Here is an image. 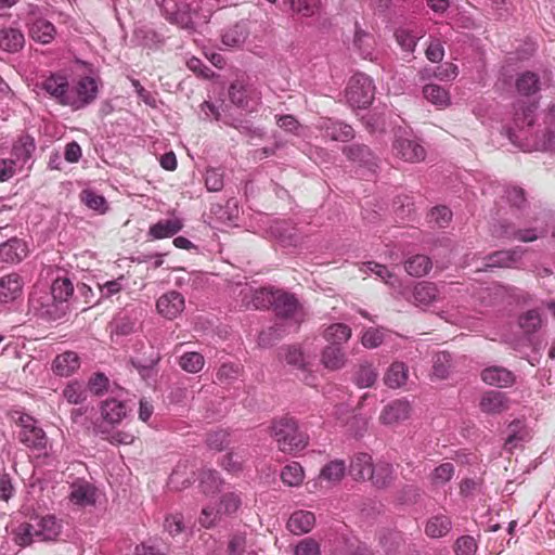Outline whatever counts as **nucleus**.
Returning a JSON list of instances; mask_svg holds the SVG:
<instances>
[{"mask_svg": "<svg viewBox=\"0 0 555 555\" xmlns=\"http://www.w3.org/2000/svg\"><path fill=\"white\" fill-rule=\"evenodd\" d=\"M17 422L21 426L20 441L28 448L46 452L48 437L43 429L37 426V421L28 414H21Z\"/></svg>", "mask_w": 555, "mask_h": 555, "instance_id": "obj_6", "label": "nucleus"}, {"mask_svg": "<svg viewBox=\"0 0 555 555\" xmlns=\"http://www.w3.org/2000/svg\"><path fill=\"white\" fill-rule=\"evenodd\" d=\"M81 201L89 208L100 211V212H105V210L107 208L105 198L102 195H100L91 190L82 191Z\"/></svg>", "mask_w": 555, "mask_h": 555, "instance_id": "obj_59", "label": "nucleus"}, {"mask_svg": "<svg viewBox=\"0 0 555 555\" xmlns=\"http://www.w3.org/2000/svg\"><path fill=\"white\" fill-rule=\"evenodd\" d=\"M229 96L234 105L251 112L259 105L261 93L253 85H244L241 81H235L230 86Z\"/></svg>", "mask_w": 555, "mask_h": 555, "instance_id": "obj_10", "label": "nucleus"}, {"mask_svg": "<svg viewBox=\"0 0 555 555\" xmlns=\"http://www.w3.org/2000/svg\"><path fill=\"white\" fill-rule=\"evenodd\" d=\"M25 44V37L21 29L16 27H3L0 29V49L15 53Z\"/></svg>", "mask_w": 555, "mask_h": 555, "instance_id": "obj_24", "label": "nucleus"}, {"mask_svg": "<svg viewBox=\"0 0 555 555\" xmlns=\"http://www.w3.org/2000/svg\"><path fill=\"white\" fill-rule=\"evenodd\" d=\"M378 373L371 363H363L359 366L356 382L358 386L366 388L374 385Z\"/></svg>", "mask_w": 555, "mask_h": 555, "instance_id": "obj_55", "label": "nucleus"}, {"mask_svg": "<svg viewBox=\"0 0 555 555\" xmlns=\"http://www.w3.org/2000/svg\"><path fill=\"white\" fill-rule=\"evenodd\" d=\"M451 370V354L439 352L434 357L433 376L438 379H444L449 376Z\"/></svg>", "mask_w": 555, "mask_h": 555, "instance_id": "obj_54", "label": "nucleus"}, {"mask_svg": "<svg viewBox=\"0 0 555 555\" xmlns=\"http://www.w3.org/2000/svg\"><path fill=\"white\" fill-rule=\"evenodd\" d=\"M101 414L108 424H118L127 415L126 405L117 399H106L101 406Z\"/></svg>", "mask_w": 555, "mask_h": 555, "instance_id": "obj_31", "label": "nucleus"}, {"mask_svg": "<svg viewBox=\"0 0 555 555\" xmlns=\"http://www.w3.org/2000/svg\"><path fill=\"white\" fill-rule=\"evenodd\" d=\"M271 436L283 453H298L309 444V436L300 430L298 421L292 416H282L272 422Z\"/></svg>", "mask_w": 555, "mask_h": 555, "instance_id": "obj_2", "label": "nucleus"}, {"mask_svg": "<svg viewBox=\"0 0 555 555\" xmlns=\"http://www.w3.org/2000/svg\"><path fill=\"white\" fill-rule=\"evenodd\" d=\"M253 546L254 544L245 532H235L229 539L227 553L228 555H244L248 554Z\"/></svg>", "mask_w": 555, "mask_h": 555, "instance_id": "obj_46", "label": "nucleus"}, {"mask_svg": "<svg viewBox=\"0 0 555 555\" xmlns=\"http://www.w3.org/2000/svg\"><path fill=\"white\" fill-rule=\"evenodd\" d=\"M318 127L325 137L333 141L347 142L354 137L351 126L330 118L321 119Z\"/></svg>", "mask_w": 555, "mask_h": 555, "instance_id": "obj_14", "label": "nucleus"}, {"mask_svg": "<svg viewBox=\"0 0 555 555\" xmlns=\"http://www.w3.org/2000/svg\"><path fill=\"white\" fill-rule=\"evenodd\" d=\"M184 305L182 294L177 291H170L158 298L156 308L164 318L173 320L184 310Z\"/></svg>", "mask_w": 555, "mask_h": 555, "instance_id": "obj_12", "label": "nucleus"}, {"mask_svg": "<svg viewBox=\"0 0 555 555\" xmlns=\"http://www.w3.org/2000/svg\"><path fill=\"white\" fill-rule=\"evenodd\" d=\"M248 36V30L245 24L237 23L234 26L224 30L221 36L222 44L229 48H236L242 46Z\"/></svg>", "mask_w": 555, "mask_h": 555, "instance_id": "obj_39", "label": "nucleus"}, {"mask_svg": "<svg viewBox=\"0 0 555 555\" xmlns=\"http://www.w3.org/2000/svg\"><path fill=\"white\" fill-rule=\"evenodd\" d=\"M305 478L304 468L297 462L286 465L281 472L282 481L289 487H298Z\"/></svg>", "mask_w": 555, "mask_h": 555, "instance_id": "obj_49", "label": "nucleus"}, {"mask_svg": "<svg viewBox=\"0 0 555 555\" xmlns=\"http://www.w3.org/2000/svg\"><path fill=\"white\" fill-rule=\"evenodd\" d=\"M279 357L287 364L305 370L312 364L315 354L306 353L298 346H285L280 349Z\"/></svg>", "mask_w": 555, "mask_h": 555, "instance_id": "obj_19", "label": "nucleus"}, {"mask_svg": "<svg viewBox=\"0 0 555 555\" xmlns=\"http://www.w3.org/2000/svg\"><path fill=\"white\" fill-rule=\"evenodd\" d=\"M63 397L68 403L78 404L86 400V390L82 384L70 382L63 390Z\"/></svg>", "mask_w": 555, "mask_h": 555, "instance_id": "obj_56", "label": "nucleus"}, {"mask_svg": "<svg viewBox=\"0 0 555 555\" xmlns=\"http://www.w3.org/2000/svg\"><path fill=\"white\" fill-rule=\"evenodd\" d=\"M454 475V466L452 463H443L436 467L431 475L430 480L435 486H442L448 482Z\"/></svg>", "mask_w": 555, "mask_h": 555, "instance_id": "obj_57", "label": "nucleus"}, {"mask_svg": "<svg viewBox=\"0 0 555 555\" xmlns=\"http://www.w3.org/2000/svg\"><path fill=\"white\" fill-rule=\"evenodd\" d=\"M518 323L525 334H533L542 326L541 313L537 309L528 310L519 317Z\"/></svg>", "mask_w": 555, "mask_h": 555, "instance_id": "obj_50", "label": "nucleus"}, {"mask_svg": "<svg viewBox=\"0 0 555 555\" xmlns=\"http://www.w3.org/2000/svg\"><path fill=\"white\" fill-rule=\"evenodd\" d=\"M343 153L348 159L359 163V165L367 167L369 170L374 171L377 166L376 157L366 145L353 144L345 146Z\"/></svg>", "mask_w": 555, "mask_h": 555, "instance_id": "obj_22", "label": "nucleus"}, {"mask_svg": "<svg viewBox=\"0 0 555 555\" xmlns=\"http://www.w3.org/2000/svg\"><path fill=\"white\" fill-rule=\"evenodd\" d=\"M423 94L427 101L438 107H447L451 102L448 90L438 85L425 86Z\"/></svg>", "mask_w": 555, "mask_h": 555, "instance_id": "obj_45", "label": "nucleus"}, {"mask_svg": "<svg viewBox=\"0 0 555 555\" xmlns=\"http://www.w3.org/2000/svg\"><path fill=\"white\" fill-rule=\"evenodd\" d=\"M80 366V359L74 351H65L55 357L52 362V370L59 376H70Z\"/></svg>", "mask_w": 555, "mask_h": 555, "instance_id": "obj_23", "label": "nucleus"}, {"mask_svg": "<svg viewBox=\"0 0 555 555\" xmlns=\"http://www.w3.org/2000/svg\"><path fill=\"white\" fill-rule=\"evenodd\" d=\"M384 380L390 388H400L408 380V366L403 362H393L387 370Z\"/></svg>", "mask_w": 555, "mask_h": 555, "instance_id": "obj_41", "label": "nucleus"}, {"mask_svg": "<svg viewBox=\"0 0 555 555\" xmlns=\"http://www.w3.org/2000/svg\"><path fill=\"white\" fill-rule=\"evenodd\" d=\"M220 479L217 472L208 469L204 470L201 475V487L205 493H214L219 490Z\"/></svg>", "mask_w": 555, "mask_h": 555, "instance_id": "obj_61", "label": "nucleus"}, {"mask_svg": "<svg viewBox=\"0 0 555 555\" xmlns=\"http://www.w3.org/2000/svg\"><path fill=\"white\" fill-rule=\"evenodd\" d=\"M529 439V433L521 422L516 421L509 424L504 448L512 452Z\"/></svg>", "mask_w": 555, "mask_h": 555, "instance_id": "obj_37", "label": "nucleus"}, {"mask_svg": "<svg viewBox=\"0 0 555 555\" xmlns=\"http://www.w3.org/2000/svg\"><path fill=\"white\" fill-rule=\"evenodd\" d=\"M273 308L278 315L292 319L296 323L304 321L305 312L296 297L283 291H274Z\"/></svg>", "mask_w": 555, "mask_h": 555, "instance_id": "obj_11", "label": "nucleus"}, {"mask_svg": "<svg viewBox=\"0 0 555 555\" xmlns=\"http://www.w3.org/2000/svg\"><path fill=\"white\" fill-rule=\"evenodd\" d=\"M68 498L73 504L79 507L93 506L96 502L98 491L89 481L77 480L72 483Z\"/></svg>", "mask_w": 555, "mask_h": 555, "instance_id": "obj_13", "label": "nucleus"}, {"mask_svg": "<svg viewBox=\"0 0 555 555\" xmlns=\"http://www.w3.org/2000/svg\"><path fill=\"white\" fill-rule=\"evenodd\" d=\"M322 364L332 371L339 370L346 364V354L339 346H326L321 357Z\"/></svg>", "mask_w": 555, "mask_h": 555, "instance_id": "obj_36", "label": "nucleus"}, {"mask_svg": "<svg viewBox=\"0 0 555 555\" xmlns=\"http://www.w3.org/2000/svg\"><path fill=\"white\" fill-rule=\"evenodd\" d=\"M537 104L534 102L525 103L522 101L517 102L515 105V118L514 124L516 129H524L525 127L532 126L534 121V111Z\"/></svg>", "mask_w": 555, "mask_h": 555, "instance_id": "obj_34", "label": "nucleus"}, {"mask_svg": "<svg viewBox=\"0 0 555 555\" xmlns=\"http://www.w3.org/2000/svg\"><path fill=\"white\" fill-rule=\"evenodd\" d=\"M452 528L450 518L446 515H436L430 517L425 526V533L433 539L447 535Z\"/></svg>", "mask_w": 555, "mask_h": 555, "instance_id": "obj_35", "label": "nucleus"}, {"mask_svg": "<svg viewBox=\"0 0 555 555\" xmlns=\"http://www.w3.org/2000/svg\"><path fill=\"white\" fill-rule=\"evenodd\" d=\"M28 255L26 242L20 238H12L0 245V258L8 263H17Z\"/></svg>", "mask_w": 555, "mask_h": 555, "instance_id": "obj_20", "label": "nucleus"}, {"mask_svg": "<svg viewBox=\"0 0 555 555\" xmlns=\"http://www.w3.org/2000/svg\"><path fill=\"white\" fill-rule=\"evenodd\" d=\"M346 99L352 107H367L374 99V86L372 79L364 74L353 75L346 89Z\"/></svg>", "mask_w": 555, "mask_h": 555, "instance_id": "obj_4", "label": "nucleus"}, {"mask_svg": "<svg viewBox=\"0 0 555 555\" xmlns=\"http://www.w3.org/2000/svg\"><path fill=\"white\" fill-rule=\"evenodd\" d=\"M24 282L17 273L0 278V301L8 304L17 299L23 292Z\"/></svg>", "mask_w": 555, "mask_h": 555, "instance_id": "obj_18", "label": "nucleus"}, {"mask_svg": "<svg viewBox=\"0 0 555 555\" xmlns=\"http://www.w3.org/2000/svg\"><path fill=\"white\" fill-rule=\"evenodd\" d=\"M35 151V141L29 135L21 137L13 145L12 154L15 159H11L15 162V167H23L30 159L33 152Z\"/></svg>", "mask_w": 555, "mask_h": 555, "instance_id": "obj_30", "label": "nucleus"}, {"mask_svg": "<svg viewBox=\"0 0 555 555\" xmlns=\"http://www.w3.org/2000/svg\"><path fill=\"white\" fill-rule=\"evenodd\" d=\"M99 82L90 76L80 77L69 87V104L73 111H78L91 104L98 96Z\"/></svg>", "mask_w": 555, "mask_h": 555, "instance_id": "obj_5", "label": "nucleus"}, {"mask_svg": "<svg viewBox=\"0 0 555 555\" xmlns=\"http://www.w3.org/2000/svg\"><path fill=\"white\" fill-rule=\"evenodd\" d=\"M241 498L236 493H228L224 494L221 499L219 511H221V514H233L235 513L240 506H241Z\"/></svg>", "mask_w": 555, "mask_h": 555, "instance_id": "obj_62", "label": "nucleus"}, {"mask_svg": "<svg viewBox=\"0 0 555 555\" xmlns=\"http://www.w3.org/2000/svg\"><path fill=\"white\" fill-rule=\"evenodd\" d=\"M69 87L67 77L57 73L44 77L36 85V88L63 106H68L69 104Z\"/></svg>", "mask_w": 555, "mask_h": 555, "instance_id": "obj_8", "label": "nucleus"}, {"mask_svg": "<svg viewBox=\"0 0 555 555\" xmlns=\"http://www.w3.org/2000/svg\"><path fill=\"white\" fill-rule=\"evenodd\" d=\"M375 38L361 29H356L353 38V49L363 57L373 60L375 52Z\"/></svg>", "mask_w": 555, "mask_h": 555, "instance_id": "obj_32", "label": "nucleus"}, {"mask_svg": "<svg viewBox=\"0 0 555 555\" xmlns=\"http://www.w3.org/2000/svg\"><path fill=\"white\" fill-rule=\"evenodd\" d=\"M29 305L39 317L49 321L62 319L68 309L67 304L55 300L48 293L33 294L29 299Z\"/></svg>", "mask_w": 555, "mask_h": 555, "instance_id": "obj_7", "label": "nucleus"}, {"mask_svg": "<svg viewBox=\"0 0 555 555\" xmlns=\"http://www.w3.org/2000/svg\"><path fill=\"white\" fill-rule=\"evenodd\" d=\"M425 35L423 29H412V28H399L395 36L399 46L408 51L413 52L417 44V41Z\"/></svg>", "mask_w": 555, "mask_h": 555, "instance_id": "obj_40", "label": "nucleus"}, {"mask_svg": "<svg viewBox=\"0 0 555 555\" xmlns=\"http://www.w3.org/2000/svg\"><path fill=\"white\" fill-rule=\"evenodd\" d=\"M361 271L375 274L378 279L393 288H396L397 284L399 283L398 278L392 272H390L385 266L377 262L370 261L363 263Z\"/></svg>", "mask_w": 555, "mask_h": 555, "instance_id": "obj_48", "label": "nucleus"}, {"mask_svg": "<svg viewBox=\"0 0 555 555\" xmlns=\"http://www.w3.org/2000/svg\"><path fill=\"white\" fill-rule=\"evenodd\" d=\"M205 364L204 356L198 352H185L179 359L180 367L191 374L198 373Z\"/></svg>", "mask_w": 555, "mask_h": 555, "instance_id": "obj_52", "label": "nucleus"}, {"mask_svg": "<svg viewBox=\"0 0 555 555\" xmlns=\"http://www.w3.org/2000/svg\"><path fill=\"white\" fill-rule=\"evenodd\" d=\"M439 291L434 283H417L413 291L414 302L418 306H428L437 299Z\"/></svg>", "mask_w": 555, "mask_h": 555, "instance_id": "obj_38", "label": "nucleus"}, {"mask_svg": "<svg viewBox=\"0 0 555 555\" xmlns=\"http://www.w3.org/2000/svg\"><path fill=\"white\" fill-rule=\"evenodd\" d=\"M244 461V455L230 452L223 456L221 465L230 473H237L242 469Z\"/></svg>", "mask_w": 555, "mask_h": 555, "instance_id": "obj_63", "label": "nucleus"}, {"mask_svg": "<svg viewBox=\"0 0 555 555\" xmlns=\"http://www.w3.org/2000/svg\"><path fill=\"white\" fill-rule=\"evenodd\" d=\"M516 88L520 94L530 95L539 91V77L532 72L522 73L516 80Z\"/></svg>", "mask_w": 555, "mask_h": 555, "instance_id": "obj_51", "label": "nucleus"}, {"mask_svg": "<svg viewBox=\"0 0 555 555\" xmlns=\"http://www.w3.org/2000/svg\"><path fill=\"white\" fill-rule=\"evenodd\" d=\"M411 406L405 400H395L388 403L379 415V421L385 425H393L410 417Z\"/></svg>", "mask_w": 555, "mask_h": 555, "instance_id": "obj_15", "label": "nucleus"}, {"mask_svg": "<svg viewBox=\"0 0 555 555\" xmlns=\"http://www.w3.org/2000/svg\"><path fill=\"white\" fill-rule=\"evenodd\" d=\"M346 473V464L343 460H334L327 463L320 472L319 478L331 483L339 482Z\"/></svg>", "mask_w": 555, "mask_h": 555, "instance_id": "obj_44", "label": "nucleus"}, {"mask_svg": "<svg viewBox=\"0 0 555 555\" xmlns=\"http://www.w3.org/2000/svg\"><path fill=\"white\" fill-rule=\"evenodd\" d=\"M373 466L371 454L358 452L351 457L349 473L356 480H366L373 474Z\"/></svg>", "mask_w": 555, "mask_h": 555, "instance_id": "obj_21", "label": "nucleus"}, {"mask_svg": "<svg viewBox=\"0 0 555 555\" xmlns=\"http://www.w3.org/2000/svg\"><path fill=\"white\" fill-rule=\"evenodd\" d=\"M74 286L68 278H57L51 285V293L49 294L55 300L67 304V300L73 296Z\"/></svg>", "mask_w": 555, "mask_h": 555, "instance_id": "obj_47", "label": "nucleus"}, {"mask_svg": "<svg viewBox=\"0 0 555 555\" xmlns=\"http://www.w3.org/2000/svg\"><path fill=\"white\" fill-rule=\"evenodd\" d=\"M477 551V543L473 537L464 535L456 540V555H474Z\"/></svg>", "mask_w": 555, "mask_h": 555, "instance_id": "obj_64", "label": "nucleus"}, {"mask_svg": "<svg viewBox=\"0 0 555 555\" xmlns=\"http://www.w3.org/2000/svg\"><path fill=\"white\" fill-rule=\"evenodd\" d=\"M61 522L54 516H37L17 526L14 541L21 546H27L36 541H53L61 533Z\"/></svg>", "mask_w": 555, "mask_h": 555, "instance_id": "obj_1", "label": "nucleus"}, {"mask_svg": "<svg viewBox=\"0 0 555 555\" xmlns=\"http://www.w3.org/2000/svg\"><path fill=\"white\" fill-rule=\"evenodd\" d=\"M393 151L398 157L410 163L423 160L426 154L418 142L404 138L396 140Z\"/></svg>", "mask_w": 555, "mask_h": 555, "instance_id": "obj_16", "label": "nucleus"}, {"mask_svg": "<svg viewBox=\"0 0 555 555\" xmlns=\"http://www.w3.org/2000/svg\"><path fill=\"white\" fill-rule=\"evenodd\" d=\"M547 233V222H541L534 227L516 230L509 223L493 225L492 234L496 237L515 238L525 243L533 242Z\"/></svg>", "mask_w": 555, "mask_h": 555, "instance_id": "obj_9", "label": "nucleus"}, {"mask_svg": "<svg viewBox=\"0 0 555 555\" xmlns=\"http://www.w3.org/2000/svg\"><path fill=\"white\" fill-rule=\"evenodd\" d=\"M217 9L216 0H195V18L197 26L207 24L214 11Z\"/></svg>", "mask_w": 555, "mask_h": 555, "instance_id": "obj_53", "label": "nucleus"}, {"mask_svg": "<svg viewBox=\"0 0 555 555\" xmlns=\"http://www.w3.org/2000/svg\"><path fill=\"white\" fill-rule=\"evenodd\" d=\"M525 249L516 247L507 250H499L489 255L487 267L509 268L516 264L522 257Z\"/></svg>", "mask_w": 555, "mask_h": 555, "instance_id": "obj_25", "label": "nucleus"}, {"mask_svg": "<svg viewBox=\"0 0 555 555\" xmlns=\"http://www.w3.org/2000/svg\"><path fill=\"white\" fill-rule=\"evenodd\" d=\"M56 34L54 25L46 18H36L29 27V36L42 44L50 43Z\"/></svg>", "mask_w": 555, "mask_h": 555, "instance_id": "obj_28", "label": "nucleus"}, {"mask_svg": "<svg viewBox=\"0 0 555 555\" xmlns=\"http://www.w3.org/2000/svg\"><path fill=\"white\" fill-rule=\"evenodd\" d=\"M377 488H386L395 480V468L386 462H378L373 466V474L369 477Z\"/></svg>", "mask_w": 555, "mask_h": 555, "instance_id": "obj_33", "label": "nucleus"}, {"mask_svg": "<svg viewBox=\"0 0 555 555\" xmlns=\"http://www.w3.org/2000/svg\"><path fill=\"white\" fill-rule=\"evenodd\" d=\"M405 271L412 276L426 275L431 267V260L425 255H415L405 261Z\"/></svg>", "mask_w": 555, "mask_h": 555, "instance_id": "obj_43", "label": "nucleus"}, {"mask_svg": "<svg viewBox=\"0 0 555 555\" xmlns=\"http://www.w3.org/2000/svg\"><path fill=\"white\" fill-rule=\"evenodd\" d=\"M165 18L178 27L194 33L197 30L195 0H162L159 2Z\"/></svg>", "mask_w": 555, "mask_h": 555, "instance_id": "obj_3", "label": "nucleus"}, {"mask_svg": "<svg viewBox=\"0 0 555 555\" xmlns=\"http://www.w3.org/2000/svg\"><path fill=\"white\" fill-rule=\"evenodd\" d=\"M351 337V328L343 323L330 325L324 332V338L330 343L328 346H339Z\"/></svg>", "mask_w": 555, "mask_h": 555, "instance_id": "obj_42", "label": "nucleus"}, {"mask_svg": "<svg viewBox=\"0 0 555 555\" xmlns=\"http://www.w3.org/2000/svg\"><path fill=\"white\" fill-rule=\"evenodd\" d=\"M315 522L313 513L308 511L294 512L287 522V528L294 534H304L309 532Z\"/></svg>", "mask_w": 555, "mask_h": 555, "instance_id": "obj_29", "label": "nucleus"}, {"mask_svg": "<svg viewBox=\"0 0 555 555\" xmlns=\"http://www.w3.org/2000/svg\"><path fill=\"white\" fill-rule=\"evenodd\" d=\"M98 431L104 436V439L108 440L113 444H131L134 441V436L124 430L109 433L102 426H99Z\"/></svg>", "mask_w": 555, "mask_h": 555, "instance_id": "obj_60", "label": "nucleus"}, {"mask_svg": "<svg viewBox=\"0 0 555 555\" xmlns=\"http://www.w3.org/2000/svg\"><path fill=\"white\" fill-rule=\"evenodd\" d=\"M385 339L384 328L370 327L364 331L361 343L365 348L374 349L383 344Z\"/></svg>", "mask_w": 555, "mask_h": 555, "instance_id": "obj_58", "label": "nucleus"}, {"mask_svg": "<svg viewBox=\"0 0 555 555\" xmlns=\"http://www.w3.org/2000/svg\"><path fill=\"white\" fill-rule=\"evenodd\" d=\"M481 379L490 386L503 388L515 383V375L506 367L492 365L482 370Z\"/></svg>", "mask_w": 555, "mask_h": 555, "instance_id": "obj_17", "label": "nucleus"}, {"mask_svg": "<svg viewBox=\"0 0 555 555\" xmlns=\"http://www.w3.org/2000/svg\"><path fill=\"white\" fill-rule=\"evenodd\" d=\"M182 228L183 221L178 217L163 219L150 227L149 235L155 240L171 237L181 231Z\"/></svg>", "mask_w": 555, "mask_h": 555, "instance_id": "obj_26", "label": "nucleus"}, {"mask_svg": "<svg viewBox=\"0 0 555 555\" xmlns=\"http://www.w3.org/2000/svg\"><path fill=\"white\" fill-rule=\"evenodd\" d=\"M480 409L485 413L498 414L508 409L507 397L500 391H487L480 400Z\"/></svg>", "mask_w": 555, "mask_h": 555, "instance_id": "obj_27", "label": "nucleus"}]
</instances>
